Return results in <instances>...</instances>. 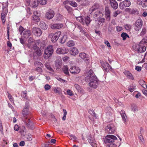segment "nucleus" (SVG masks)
Segmentation results:
<instances>
[{
  "label": "nucleus",
  "instance_id": "35",
  "mask_svg": "<svg viewBox=\"0 0 147 147\" xmlns=\"http://www.w3.org/2000/svg\"><path fill=\"white\" fill-rule=\"evenodd\" d=\"M85 23L87 26H88L90 24L91 21L89 17L87 16L85 18Z\"/></svg>",
  "mask_w": 147,
  "mask_h": 147
},
{
  "label": "nucleus",
  "instance_id": "4",
  "mask_svg": "<svg viewBox=\"0 0 147 147\" xmlns=\"http://www.w3.org/2000/svg\"><path fill=\"white\" fill-rule=\"evenodd\" d=\"M133 48L138 53L144 52L146 50V47L145 46L140 42L138 44L134 45Z\"/></svg>",
  "mask_w": 147,
  "mask_h": 147
},
{
  "label": "nucleus",
  "instance_id": "38",
  "mask_svg": "<svg viewBox=\"0 0 147 147\" xmlns=\"http://www.w3.org/2000/svg\"><path fill=\"white\" fill-rule=\"evenodd\" d=\"M121 36L123 38V40H125L127 37L129 38V36L126 33H123L121 34Z\"/></svg>",
  "mask_w": 147,
  "mask_h": 147
},
{
  "label": "nucleus",
  "instance_id": "42",
  "mask_svg": "<svg viewBox=\"0 0 147 147\" xmlns=\"http://www.w3.org/2000/svg\"><path fill=\"white\" fill-rule=\"evenodd\" d=\"M88 112L91 115L94 117H96V115L94 110L92 109H90L88 111Z\"/></svg>",
  "mask_w": 147,
  "mask_h": 147
},
{
  "label": "nucleus",
  "instance_id": "49",
  "mask_svg": "<svg viewBox=\"0 0 147 147\" xmlns=\"http://www.w3.org/2000/svg\"><path fill=\"white\" fill-rule=\"evenodd\" d=\"M35 70L36 71L38 72L41 73L42 72V69L40 67H37L35 69Z\"/></svg>",
  "mask_w": 147,
  "mask_h": 147
},
{
  "label": "nucleus",
  "instance_id": "41",
  "mask_svg": "<svg viewBox=\"0 0 147 147\" xmlns=\"http://www.w3.org/2000/svg\"><path fill=\"white\" fill-rule=\"evenodd\" d=\"M32 20L34 21L38 22L40 20V19L38 16H32Z\"/></svg>",
  "mask_w": 147,
  "mask_h": 147
},
{
  "label": "nucleus",
  "instance_id": "62",
  "mask_svg": "<svg viewBox=\"0 0 147 147\" xmlns=\"http://www.w3.org/2000/svg\"><path fill=\"white\" fill-rule=\"evenodd\" d=\"M34 41V39L31 37H30L28 40V42L30 43H32Z\"/></svg>",
  "mask_w": 147,
  "mask_h": 147
},
{
  "label": "nucleus",
  "instance_id": "14",
  "mask_svg": "<svg viewBox=\"0 0 147 147\" xmlns=\"http://www.w3.org/2000/svg\"><path fill=\"white\" fill-rule=\"evenodd\" d=\"M54 11H53L50 10L47 12L45 16L47 19H50L54 17Z\"/></svg>",
  "mask_w": 147,
  "mask_h": 147
},
{
  "label": "nucleus",
  "instance_id": "18",
  "mask_svg": "<svg viewBox=\"0 0 147 147\" xmlns=\"http://www.w3.org/2000/svg\"><path fill=\"white\" fill-rule=\"evenodd\" d=\"M120 113L122 120L124 123H125L127 121V118L125 111L123 110H121Z\"/></svg>",
  "mask_w": 147,
  "mask_h": 147
},
{
  "label": "nucleus",
  "instance_id": "43",
  "mask_svg": "<svg viewBox=\"0 0 147 147\" xmlns=\"http://www.w3.org/2000/svg\"><path fill=\"white\" fill-rule=\"evenodd\" d=\"M38 2L39 4L43 5L46 4L47 1L45 0H38Z\"/></svg>",
  "mask_w": 147,
  "mask_h": 147
},
{
  "label": "nucleus",
  "instance_id": "56",
  "mask_svg": "<svg viewBox=\"0 0 147 147\" xmlns=\"http://www.w3.org/2000/svg\"><path fill=\"white\" fill-rule=\"evenodd\" d=\"M104 43L107 45L108 47L111 48V47L110 45V44L107 40H105Z\"/></svg>",
  "mask_w": 147,
  "mask_h": 147
},
{
  "label": "nucleus",
  "instance_id": "37",
  "mask_svg": "<svg viewBox=\"0 0 147 147\" xmlns=\"http://www.w3.org/2000/svg\"><path fill=\"white\" fill-rule=\"evenodd\" d=\"M74 43L73 40L69 41L67 43V46L70 47L74 46Z\"/></svg>",
  "mask_w": 147,
  "mask_h": 147
},
{
  "label": "nucleus",
  "instance_id": "33",
  "mask_svg": "<svg viewBox=\"0 0 147 147\" xmlns=\"http://www.w3.org/2000/svg\"><path fill=\"white\" fill-rule=\"evenodd\" d=\"M136 89V86L133 84H131L129 87L128 88L129 90L131 92H133Z\"/></svg>",
  "mask_w": 147,
  "mask_h": 147
},
{
  "label": "nucleus",
  "instance_id": "15",
  "mask_svg": "<svg viewBox=\"0 0 147 147\" xmlns=\"http://www.w3.org/2000/svg\"><path fill=\"white\" fill-rule=\"evenodd\" d=\"M111 7L114 9H117L118 7L117 2L115 0H109Z\"/></svg>",
  "mask_w": 147,
  "mask_h": 147
},
{
  "label": "nucleus",
  "instance_id": "13",
  "mask_svg": "<svg viewBox=\"0 0 147 147\" xmlns=\"http://www.w3.org/2000/svg\"><path fill=\"white\" fill-rule=\"evenodd\" d=\"M50 26L51 28L53 29H57L62 28L63 25L59 23L52 24L50 25Z\"/></svg>",
  "mask_w": 147,
  "mask_h": 147
},
{
  "label": "nucleus",
  "instance_id": "26",
  "mask_svg": "<svg viewBox=\"0 0 147 147\" xmlns=\"http://www.w3.org/2000/svg\"><path fill=\"white\" fill-rule=\"evenodd\" d=\"M80 57L82 59H86L87 61L88 60V56L84 53H80Z\"/></svg>",
  "mask_w": 147,
  "mask_h": 147
},
{
  "label": "nucleus",
  "instance_id": "5",
  "mask_svg": "<svg viewBox=\"0 0 147 147\" xmlns=\"http://www.w3.org/2000/svg\"><path fill=\"white\" fill-rule=\"evenodd\" d=\"M61 34L60 31H58L55 34L51 33L49 35V37L51 38L52 42H56Z\"/></svg>",
  "mask_w": 147,
  "mask_h": 147
},
{
  "label": "nucleus",
  "instance_id": "44",
  "mask_svg": "<svg viewBox=\"0 0 147 147\" xmlns=\"http://www.w3.org/2000/svg\"><path fill=\"white\" fill-rule=\"evenodd\" d=\"M82 5L84 6L89 5V1L87 0H84L83 1V2L82 4Z\"/></svg>",
  "mask_w": 147,
  "mask_h": 147
},
{
  "label": "nucleus",
  "instance_id": "6",
  "mask_svg": "<svg viewBox=\"0 0 147 147\" xmlns=\"http://www.w3.org/2000/svg\"><path fill=\"white\" fill-rule=\"evenodd\" d=\"M106 132L108 134H113L116 130V127L113 124H108L105 127Z\"/></svg>",
  "mask_w": 147,
  "mask_h": 147
},
{
  "label": "nucleus",
  "instance_id": "24",
  "mask_svg": "<svg viewBox=\"0 0 147 147\" xmlns=\"http://www.w3.org/2000/svg\"><path fill=\"white\" fill-rule=\"evenodd\" d=\"M105 19L103 18H99L96 21V22L97 23L98 26H102L103 23L105 21Z\"/></svg>",
  "mask_w": 147,
  "mask_h": 147
},
{
  "label": "nucleus",
  "instance_id": "40",
  "mask_svg": "<svg viewBox=\"0 0 147 147\" xmlns=\"http://www.w3.org/2000/svg\"><path fill=\"white\" fill-rule=\"evenodd\" d=\"M22 97L25 99H27V91L26 90L25 91H22Z\"/></svg>",
  "mask_w": 147,
  "mask_h": 147
},
{
  "label": "nucleus",
  "instance_id": "52",
  "mask_svg": "<svg viewBox=\"0 0 147 147\" xmlns=\"http://www.w3.org/2000/svg\"><path fill=\"white\" fill-rule=\"evenodd\" d=\"M129 12L130 13L132 14H136L138 13V11L137 10L134 9H130Z\"/></svg>",
  "mask_w": 147,
  "mask_h": 147
},
{
  "label": "nucleus",
  "instance_id": "31",
  "mask_svg": "<svg viewBox=\"0 0 147 147\" xmlns=\"http://www.w3.org/2000/svg\"><path fill=\"white\" fill-rule=\"evenodd\" d=\"M63 71L64 73L66 75H69V70L67 66H64L63 68Z\"/></svg>",
  "mask_w": 147,
  "mask_h": 147
},
{
  "label": "nucleus",
  "instance_id": "59",
  "mask_svg": "<svg viewBox=\"0 0 147 147\" xmlns=\"http://www.w3.org/2000/svg\"><path fill=\"white\" fill-rule=\"evenodd\" d=\"M34 43H35V45H33V47L34 46H37V45H39L40 43V40H34Z\"/></svg>",
  "mask_w": 147,
  "mask_h": 147
},
{
  "label": "nucleus",
  "instance_id": "64",
  "mask_svg": "<svg viewBox=\"0 0 147 147\" xmlns=\"http://www.w3.org/2000/svg\"><path fill=\"white\" fill-rule=\"evenodd\" d=\"M19 30L20 32V34H22L24 31V28L22 26H20L19 27Z\"/></svg>",
  "mask_w": 147,
  "mask_h": 147
},
{
  "label": "nucleus",
  "instance_id": "60",
  "mask_svg": "<svg viewBox=\"0 0 147 147\" xmlns=\"http://www.w3.org/2000/svg\"><path fill=\"white\" fill-rule=\"evenodd\" d=\"M120 13V12L118 10L116 11L113 13V16L114 17H116Z\"/></svg>",
  "mask_w": 147,
  "mask_h": 147
},
{
  "label": "nucleus",
  "instance_id": "32",
  "mask_svg": "<svg viewBox=\"0 0 147 147\" xmlns=\"http://www.w3.org/2000/svg\"><path fill=\"white\" fill-rule=\"evenodd\" d=\"M140 84L141 86L144 89H146L147 88V86L146 85V83L143 80H141L140 81Z\"/></svg>",
  "mask_w": 147,
  "mask_h": 147
},
{
  "label": "nucleus",
  "instance_id": "2",
  "mask_svg": "<svg viewBox=\"0 0 147 147\" xmlns=\"http://www.w3.org/2000/svg\"><path fill=\"white\" fill-rule=\"evenodd\" d=\"M117 140V138L112 135H108L105 138V142L106 143H108L107 145L108 147H117L116 145L114 143Z\"/></svg>",
  "mask_w": 147,
  "mask_h": 147
},
{
  "label": "nucleus",
  "instance_id": "57",
  "mask_svg": "<svg viewBox=\"0 0 147 147\" xmlns=\"http://www.w3.org/2000/svg\"><path fill=\"white\" fill-rule=\"evenodd\" d=\"M97 9V8L96 7L95 5H94L90 9V11L92 13L96 9Z\"/></svg>",
  "mask_w": 147,
  "mask_h": 147
},
{
  "label": "nucleus",
  "instance_id": "12",
  "mask_svg": "<svg viewBox=\"0 0 147 147\" xmlns=\"http://www.w3.org/2000/svg\"><path fill=\"white\" fill-rule=\"evenodd\" d=\"M69 71L72 74H76L80 72V69L78 67L73 66L70 68Z\"/></svg>",
  "mask_w": 147,
  "mask_h": 147
},
{
  "label": "nucleus",
  "instance_id": "53",
  "mask_svg": "<svg viewBox=\"0 0 147 147\" xmlns=\"http://www.w3.org/2000/svg\"><path fill=\"white\" fill-rule=\"evenodd\" d=\"M60 90V89L59 88H54V91L56 93H59Z\"/></svg>",
  "mask_w": 147,
  "mask_h": 147
},
{
  "label": "nucleus",
  "instance_id": "50",
  "mask_svg": "<svg viewBox=\"0 0 147 147\" xmlns=\"http://www.w3.org/2000/svg\"><path fill=\"white\" fill-rule=\"evenodd\" d=\"M26 130L25 127L24 126H22L20 132V133H21L22 134H24V133L26 132Z\"/></svg>",
  "mask_w": 147,
  "mask_h": 147
},
{
  "label": "nucleus",
  "instance_id": "20",
  "mask_svg": "<svg viewBox=\"0 0 147 147\" xmlns=\"http://www.w3.org/2000/svg\"><path fill=\"white\" fill-rule=\"evenodd\" d=\"M105 16L107 20L108 21H109L110 20V10L108 8H106L105 9Z\"/></svg>",
  "mask_w": 147,
  "mask_h": 147
},
{
  "label": "nucleus",
  "instance_id": "39",
  "mask_svg": "<svg viewBox=\"0 0 147 147\" xmlns=\"http://www.w3.org/2000/svg\"><path fill=\"white\" fill-rule=\"evenodd\" d=\"M124 28L126 30L129 31L131 29V26L130 24H125L124 25Z\"/></svg>",
  "mask_w": 147,
  "mask_h": 147
},
{
  "label": "nucleus",
  "instance_id": "1",
  "mask_svg": "<svg viewBox=\"0 0 147 147\" xmlns=\"http://www.w3.org/2000/svg\"><path fill=\"white\" fill-rule=\"evenodd\" d=\"M85 81L88 82V85L92 88L96 89L99 84L100 82L95 75L87 76L85 79Z\"/></svg>",
  "mask_w": 147,
  "mask_h": 147
},
{
  "label": "nucleus",
  "instance_id": "54",
  "mask_svg": "<svg viewBox=\"0 0 147 147\" xmlns=\"http://www.w3.org/2000/svg\"><path fill=\"white\" fill-rule=\"evenodd\" d=\"M45 90H49L51 88V86L49 84H46L44 87Z\"/></svg>",
  "mask_w": 147,
  "mask_h": 147
},
{
  "label": "nucleus",
  "instance_id": "45",
  "mask_svg": "<svg viewBox=\"0 0 147 147\" xmlns=\"http://www.w3.org/2000/svg\"><path fill=\"white\" fill-rule=\"evenodd\" d=\"M74 86L77 90L78 91L81 92L82 88H81V87L79 86L77 84H74Z\"/></svg>",
  "mask_w": 147,
  "mask_h": 147
},
{
  "label": "nucleus",
  "instance_id": "30",
  "mask_svg": "<svg viewBox=\"0 0 147 147\" xmlns=\"http://www.w3.org/2000/svg\"><path fill=\"white\" fill-rule=\"evenodd\" d=\"M5 11L4 13H2L1 14V19L2 23L4 24L5 22V16L6 14L7 13V11L6 12Z\"/></svg>",
  "mask_w": 147,
  "mask_h": 147
},
{
  "label": "nucleus",
  "instance_id": "3",
  "mask_svg": "<svg viewBox=\"0 0 147 147\" xmlns=\"http://www.w3.org/2000/svg\"><path fill=\"white\" fill-rule=\"evenodd\" d=\"M53 51V46L51 45L48 46L44 51L43 55L44 58L45 59H48L52 56Z\"/></svg>",
  "mask_w": 147,
  "mask_h": 147
},
{
  "label": "nucleus",
  "instance_id": "22",
  "mask_svg": "<svg viewBox=\"0 0 147 147\" xmlns=\"http://www.w3.org/2000/svg\"><path fill=\"white\" fill-rule=\"evenodd\" d=\"M124 73L128 78L131 80L134 79L133 75L129 71H125L124 72Z\"/></svg>",
  "mask_w": 147,
  "mask_h": 147
},
{
  "label": "nucleus",
  "instance_id": "21",
  "mask_svg": "<svg viewBox=\"0 0 147 147\" xmlns=\"http://www.w3.org/2000/svg\"><path fill=\"white\" fill-rule=\"evenodd\" d=\"M29 108L24 107L22 111V114L25 118L27 119L26 116L28 115L29 112L28 111Z\"/></svg>",
  "mask_w": 147,
  "mask_h": 147
},
{
  "label": "nucleus",
  "instance_id": "36",
  "mask_svg": "<svg viewBox=\"0 0 147 147\" xmlns=\"http://www.w3.org/2000/svg\"><path fill=\"white\" fill-rule=\"evenodd\" d=\"M141 4L143 7H147V0H142Z\"/></svg>",
  "mask_w": 147,
  "mask_h": 147
},
{
  "label": "nucleus",
  "instance_id": "51",
  "mask_svg": "<svg viewBox=\"0 0 147 147\" xmlns=\"http://www.w3.org/2000/svg\"><path fill=\"white\" fill-rule=\"evenodd\" d=\"M69 135L70 138L71 139L73 140V141L77 139V138L74 135L69 134Z\"/></svg>",
  "mask_w": 147,
  "mask_h": 147
},
{
  "label": "nucleus",
  "instance_id": "11",
  "mask_svg": "<svg viewBox=\"0 0 147 147\" xmlns=\"http://www.w3.org/2000/svg\"><path fill=\"white\" fill-rule=\"evenodd\" d=\"M33 33L36 36H40L42 34L41 30L36 27H33L32 29Z\"/></svg>",
  "mask_w": 147,
  "mask_h": 147
},
{
  "label": "nucleus",
  "instance_id": "58",
  "mask_svg": "<svg viewBox=\"0 0 147 147\" xmlns=\"http://www.w3.org/2000/svg\"><path fill=\"white\" fill-rule=\"evenodd\" d=\"M66 92L67 94L70 96H72L73 95L72 92L70 90H67Z\"/></svg>",
  "mask_w": 147,
  "mask_h": 147
},
{
  "label": "nucleus",
  "instance_id": "17",
  "mask_svg": "<svg viewBox=\"0 0 147 147\" xmlns=\"http://www.w3.org/2000/svg\"><path fill=\"white\" fill-rule=\"evenodd\" d=\"M33 50L34 51V52L38 56H40L42 55L41 51L40 50L39 48L37 46H35L34 45L32 47Z\"/></svg>",
  "mask_w": 147,
  "mask_h": 147
},
{
  "label": "nucleus",
  "instance_id": "8",
  "mask_svg": "<svg viewBox=\"0 0 147 147\" xmlns=\"http://www.w3.org/2000/svg\"><path fill=\"white\" fill-rule=\"evenodd\" d=\"M131 5V3L128 0H125L121 2L119 4V7L120 9H123L125 7H129Z\"/></svg>",
  "mask_w": 147,
  "mask_h": 147
},
{
  "label": "nucleus",
  "instance_id": "10",
  "mask_svg": "<svg viewBox=\"0 0 147 147\" xmlns=\"http://www.w3.org/2000/svg\"><path fill=\"white\" fill-rule=\"evenodd\" d=\"M101 63L102 67L106 72L109 71V69L112 70V68L109 65L108 63L102 62Z\"/></svg>",
  "mask_w": 147,
  "mask_h": 147
},
{
  "label": "nucleus",
  "instance_id": "61",
  "mask_svg": "<svg viewBox=\"0 0 147 147\" xmlns=\"http://www.w3.org/2000/svg\"><path fill=\"white\" fill-rule=\"evenodd\" d=\"M26 0V6H28L30 5L31 2L32 0Z\"/></svg>",
  "mask_w": 147,
  "mask_h": 147
},
{
  "label": "nucleus",
  "instance_id": "47",
  "mask_svg": "<svg viewBox=\"0 0 147 147\" xmlns=\"http://www.w3.org/2000/svg\"><path fill=\"white\" fill-rule=\"evenodd\" d=\"M144 45L147 42V36L145 37L140 42Z\"/></svg>",
  "mask_w": 147,
  "mask_h": 147
},
{
  "label": "nucleus",
  "instance_id": "23",
  "mask_svg": "<svg viewBox=\"0 0 147 147\" xmlns=\"http://www.w3.org/2000/svg\"><path fill=\"white\" fill-rule=\"evenodd\" d=\"M27 119L25 118L23 119L26 125L28 128L30 129H32V127L31 125V122L29 119H28L27 121H26Z\"/></svg>",
  "mask_w": 147,
  "mask_h": 147
},
{
  "label": "nucleus",
  "instance_id": "46",
  "mask_svg": "<svg viewBox=\"0 0 147 147\" xmlns=\"http://www.w3.org/2000/svg\"><path fill=\"white\" fill-rule=\"evenodd\" d=\"M76 20L79 21L80 22L82 23H84L83 21L84 20L82 16L76 17Z\"/></svg>",
  "mask_w": 147,
  "mask_h": 147
},
{
  "label": "nucleus",
  "instance_id": "29",
  "mask_svg": "<svg viewBox=\"0 0 147 147\" xmlns=\"http://www.w3.org/2000/svg\"><path fill=\"white\" fill-rule=\"evenodd\" d=\"M39 26L42 29H43L44 30L46 29L48 27L47 26L44 22L42 21L40 22Z\"/></svg>",
  "mask_w": 147,
  "mask_h": 147
},
{
  "label": "nucleus",
  "instance_id": "63",
  "mask_svg": "<svg viewBox=\"0 0 147 147\" xmlns=\"http://www.w3.org/2000/svg\"><path fill=\"white\" fill-rule=\"evenodd\" d=\"M131 109L132 111L134 112L138 111L137 108L135 105L132 106Z\"/></svg>",
  "mask_w": 147,
  "mask_h": 147
},
{
  "label": "nucleus",
  "instance_id": "55",
  "mask_svg": "<svg viewBox=\"0 0 147 147\" xmlns=\"http://www.w3.org/2000/svg\"><path fill=\"white\" fill-rule=\"evenodd\" d=\"M146 33V29L145 28H143L142 31L140 33L141 36H143Z\"/></svg>",
  "mask_w": 147,
  "mask_h": 147
},
{
  "label": "nucleus",
  "instance_id": "27",
  "mask_svg": "<svg viewBox=\"0 0 147 147\" xmlns=\"http://www.w3.org/2000/svg\"><path fill=\"white\" fill-rule=\"evenodd\" d=\"M38 4V0H32L30 4L33 8H35L37 6Z\"/></svg>",
  "mask_w": 147,
  "mask_h": 147
},
{
  "label": "nucleus",
  "instance_id": "7",
  "mask_svg": "<svg viewBox=\"0 0 147 147\" xmlns=\"http://www.w3.org/2000/svg\"><path fill=\"white\" fill-rule=\"evenodd\" d=\"M143 24L142 20L139 18L135 23V26L134 29L136 31H139L141 29Z\"/></svg>",
  "mask_w": 147,
  "mask_h": 147
},
{
  "label": "nucleus",
  "instance_id": "19",
  "mask_svg": "<svg viewBox=\"0 0 147 147\" xmlns=\"http://www.w3.org/2000/svg\"><path fill=\"white\" fill-rule=\"evenodd\" d=\"M79 51L77 49L74 47L71 48L70 51V54L73 56L77 55Z\"/></svg>",
  "mask_w": 147,
  "mask_h": 147
},
{
  "label": "nucleus",
  "instance_id": "28",
  "mask_svg": "<svg viewBox=\"0 0 147 147\" xmlns=\"http://www.w3.org/2000/svg\"><path fill=\"white\" fill-rule=\"evenodd\" d=\"M45 66L48 70L50 71L51 72L50 73L51 74H53L54 73V70L50 67L49 63H46L45 64Z\"/></svg>",
  "mask_w": 147,
  "mask_h": 147
},
{
  "label": "nucleus",
  "instance_id": "16",
  "mask_svg": "<svg viewBox=\"0 0 147 147\" xmlns=\"http://www.w3.org/2000/svg\"><path fill=\"white\" fill-rule=\"evenodd\" d=\"M64 5L69 4L72 6L75 7L77 6V4L74 1H66L63 2Z\"/></svg>",
  "mask_w": 147,
  "mask_h": 147
},
{
  "label": "nucleus",
  "instance_id": "9",
  "mask_svg": "<svg viewBox=\"0 0 147 147\" xmlns=\"http://www.w3.org/2000/svg\"><path fill=\"white\" fill-rule=\"evenodd\" d=\"M67 50L65 47L59 48L57 49L56 53L58 54H64L67 53Z\"/></svg>",
  "mask_w": 147,
  "mask_h": 147
},
{
  "label": "nucleus",
  "instance_id": "48",
  "mask_svg": "<svg viewBox=\"0 0 147 147\" xmlns=\"http://www.w3.org/2000/svg\"><path fill=\"white\" fill-rule=\"evenodd\" d=\"M65 7L67 9L68 12H71L72 10V9L71 7L68 6V5H65Z\"/></svg>",
  "mask_w": 147,
  "mask_h": 147
},
{
  "label": "nucleus",
  "instance_id": "34",
  "mask_svg": "<svg viewBox=\"0 0 147 147\" xmlns=\"http://www.w3.org/2000/svg\"><path fill=\"white\" fill-rule=\"evenodd\" d=\"M34 65L35 66H37L38 67H43V65L42 63L39 61H36L34 62Z\"/></svg>",
  "mask_w": 147,
  "mask_h": 147
},
{
  "label": "nucleus",
  "instance_id": "25",
  "mask_svg": "<svg viewBox=\"0 0 147 147\" xmlns=\"http://www.w3.org/2000/svg\"><path fill=\"white\" fill-rule=\"evenodd\" d=\"M31 33L30 30H27L24 32L23 34V38H27L30 35Z\"/></svg>",
  "mask_w": 147,
  "mask_h": 147
}]
</instances>
